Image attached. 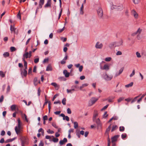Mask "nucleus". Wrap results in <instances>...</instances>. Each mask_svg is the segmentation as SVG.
<instances>
[{
  "label": "nucleus",
  "mask_w": 146,
  "mask_h": 146,
  "mask_svg": "<svg viewBox=\"0 0 146 146\" xmlns=\"http://www.w3.org/2000/svg\"><path fill=\"white\" fill-rule=\"evenodd\" d=\"M111 124H110L108 127V128L106 129V133L107 134H108L109 133V132L111 128Z\"/></svg>",
  "instance_id": "obj_29"
},
{
  "label": "nucleus",
  "mask_w": 146,
  "mask_h": 146,
  "mask_svg": "<svg viewBox=\"0 0 146 146\" xmlns=\"http://www.w3.org/2000/svg\"><path fill=\"white\" fill-rule=\"evenodd\" d=\"M52 140H53V141L54 142H58V139L57 138H54Z\"/></svg>",
  "instance_id": "obj_51"
},
{
  "label": "nucleus",
  "mask_w": 146,
  "mask_h": 146,
  "mask_svg": "<svg viewBox=\"0 0 146 146\" xmlns=\"http://www.w3.org/2000/svg\"><path fill=\"white\" fill-rule=\"evenodd\" d=\"M21 74L22 77H23V76L26 77L27 74V71L26 70H24L23 71H22V70H21Z\"/></svg>",
  "instance_id": "obj_12"
},
{
  "label": "nucleus",
  "mask_w": 146,
  "mask_h": 146,
  "mask_svg": "<svg viewBox=\"0 0 146 146\" xmlns=\"http://www.w3.org/2000/svg\"><path fill=\"white\" fill-rule=\"evenodd\" d=\"M44 2V0H40L39 1V5L37 7L36 11V13L38 11V10L39 9L41 8L42 6L43 5Z\"/></svg>",
  "instance_id": "obj_4"
},
{
  "label": "nucleus",
  "mask_w": 146,
  "mask_h": 146,
  "mask_svg": "<svg viewBox=\"0 0 146 146\" xmlns=\"http://www.w3.org/2000/svg\"><path fill=\"white\" fill-rule=\"evenodd\" d=\"M51 85L55 87V88L57 90H58L60 86L58 85L55 82H52L51 83Z\"/></svg>",
  "instance_id": "obj_14"
},
{
  "label": "nucleus",
  "mask_w": 146,
  "mask_h": 146,
  "mask_svg": "<svg viewBox=\"0 0 146 146\" xmlns=\"http://www.w3.org/2000/svg\"><path fill=\"white\" fill-rule=\"evenodd\" d=\"M63 73L66 78L68 77L69 76L70 73L68 72L67 70H64L63 71Z\"/></svg>",
  "instance_id": "obj_16"
},
{
  "label": "nucleus",
  "mask_w": 146,
  "mask_h": 146,
  "mask_svg": "<svg viewBox=\"0 0 146 146\" xmlns=\"http://www.w3.org/2000/svg\"><path fill=\"white\" fill-rule=\"evenodd\" d=\"M109 106V105L108 104H107V105H106V106H104L101 109V111H102L104 110H105V109H106Z\"/></svg>",
  "instance_id": "obj_46"
},
{
  "label": "nucleus",
  "mask_w": 146,
  "mask_h": 146,
  "mask_svg": "<svg viewBox=\"0 0 146 146\" xmlns=\"http://www.w3.org/2000/svg\"><path fill=\"white\" fill-rule=\"evenodd\" d=\"M46 71H52V68L51 66L48 65L46 67Z\"/></svg>",
  "instance_id": "obj_31"
},
{
  "label": "nucleus",
  "mask_w": 146,
  "mask_h": 146,
  "mask_svg": "<svg viewBox=\"0 0 146 146\" xmlns=\"http://www.w3.org/2000/svg\"><path fill=\"white\" fill-rule=\"evenodd\" d=\"M122 43L123 42L122 40L119 42H113L109 44V47L111 48H112L113 47L118 46L121 45L122 44Z\"/></svg>",
  "instance_id": "obj_2"
},
{
  "label": "nucleus",
  "mask_w": 146,
  "mask_h": 146,
  "mask_svg": "<svg viewBox=\"0 0 146 146\" xmlns=\"http://www.w3.org/2000/svg\"><path fill=\"white\" fill-rule=\"evenodd\" d=\"M17 16L18 18H19L20 20L21 19V15L20 11H19Z\"/></svg>",
  "instance_id": "obj_54"
},
{
  "label": "nucleus",
  "mask_w": 146,
  "mask_h": 146,
  "mask_svg": "<svg viewBox=\"0 0 146 146\" xmlns=\"http://www.w3.org/2000/svg\"><path fill=\"white\" fill-rule=\"evenodd\" d=\"M3 55L4 57L6 58L9 56V54L7 52H5L3 53Z\"/></svg>",
  "instance_id": "obj_32"
},
{
  "label": "nucleus",
  "mask_w": 146,
  "mask_h": 146,
  "mask_svg": "<svg viewBox=\"0 0 146 146\" xmlns=\"http://www.w3.org/2000/svg\"><path fill=\"white\" fill-rule=\"evenodd\" d=\"M10 50H11V52H12L15 51L16 50L15 48L13 46L11 47H10Z\"/></svg>",
  "instance_id": "obj_39"
},
{
  "label": "nucleus",
  "mask_w": 146,
  "mask_h": 146,
  "mask_svg": "<svg viewBox=\"0 0 146 146\" xmlns=\"http://www.w3.org/2000/svg\"><path fill=\"white\" fill-rule=\"evenodd\" d=\"M94 122L96 123L98 126H99L101 125L100 120L99 118L97 119H96V120Z\"/></svg>",
  "instance_id": "obj_18"
},
{
  "label": "nucleus",
  "mask_w": 146,
  "mask_h": 146,
  "mask_svg": "<svg viewBox=\"0 0 146 146\" xmlns=\"http://www.w3.org/2000/svg\"><path fill=\"white\" fill-rule=\"evenodd\" d=\"M83 68V66L82 65L80 66L79 67V71L80 72H81L82 71Z\"/></svg>",
  "instance_id": "obj_58"
},
{
  "label": "nucleus",
  "mask_w": 146,
  "mask_h": 146,
  "mask_svg": "<svg viewBox=\"0 0 146 146\" xmlns=\"http://www.w3.org/2000/svg\"><path fill=\"white\" fill-rule=\"evenodd\" d=\"M135 74V70H133L132 71V72L130 75V77H132Z\"/></svg>",
  "instance_id": "obj_56"
},
{
  "label": "nucleus",
  "mask_w": 146,
  "mask_h": 146,
  "mask_svg": "<svg viewBox=\"0 0 146 146\" xmlns=\"http://www.w3.org/2000/svg\"><path fill=\"white\" fill-rule=\"evenodd\" d=\"M74 123V128L76 129L78 127V124L77 122L75 121Z\"/></svg>",
  "instance_id": "obj_36"
},
{
  "label": "nucleus",
  "mask_w": 146,
  "mask_h": 146,
  "mask_svg": "<svg viewBox=\"0 0 146 146\" xmlns=\"http://www.w3.org/2000/svg\"><path fill=\"white\" fill-rule=\"evenodd\" d=\"M15 129L17 134H18L21 133V129H18L17 127V126H16L15 127Z\"/></svg>",
  "instance_id": "obj_17"
},
{
  "label": "nucleus",
  "mask_w": 146,
  "mask_h": 146,
  "mask_svg": "<svg viewBox=\"0 0 146 146\" xmlns=\"http://www.w3.org/2000/svg\"><path fill=\"white\" fill-rule=\"evenodd\" d=\"M63 119L64 120H66L67 121H69L70 120L69 118L67 116H65L63 118Z\"/></svg>",
  "instance_id": "obj_35"
},
{
  "label": "nucleus",
  "mask_w": 146,
  "mask_h": 146,
  "mask_svg": "<svg viewBox=\"0 0 146 146\" xmlns=\"http://www.w3.org/2000/svg\"><path fill=\"white\" fill-rule=\"evenodd\" d=\"M4 99V97L3 95L1 96L0 98V102H2L3 100Z\"/></svg>",
  "instance_id": "obj_64"
},
{
  "label": "nucleus",
  "mask_w": 146,
  "mask_h": 146,
  "mask_svg": "<svg viewBox=\"0 0 146 146\" xmlns=\"http://www.w3.org/2000/svg\"><path fill=\"white\" fill-rule=\"evenodd\" d=\"M23 61L24 62V66L25 67L24 70H27V63L25 61L24 58H22Z\"/></svg>",
  "instance_id": "obj_19"
},
{
  "label": "nucleus",
  "mask_w": 146,
  "mask_h": 146,
  "mask_svg": "<svg viewBox=\"0 0 146 146\" xmlns=\"http://www.w3.org/2000/svg\"><path fill=\"white\" fill-rule=\"evenodd\" d=\"M20 139L21 141L22 146H25V145L28 144L29 139L27 137L22 136L21 137Z\"/></svg>",
  "instance_id": "obj_1"
},
{
  "label": "nucleus",
  "mask_w": 146,
  "mask_h": 146,
  "mask_svg": "<svg viewBox=\"0 0 146 146\" xmlns=\"http://www.w3.org/2000/svg\"><path fill=\"white\" fill-rule=\"evenodd\" d=\"M0 76L2 78H4L5 76V74L3 73V72L2 71H0Z\"/></svg>",
  "instance_id": "obj_37"
},
{
  "label": "nucleus",
  "mask_w": 146,
  "mask_h": 146,
  "mask_svg": "<svg viewBox=\"0 0 146 146\" xmlns=\"http://www.w3.org/2000/svg\"><path fill=\"white\" fill-rule=\"evenodd\" d=\"M11 109L12 111L15 110L16 109V105L15 104L12 105L11 106Z\"/></svg>",
  "instance_id": "obj_30"
},
{
  "label": "nucleus",
  "mask_w": 146,
  "mask_h": 146,
  "mask_svg": "<svg viewBox=\"0 0 146 146\" xmlns=\"http://www.w3.org/2000/svg\"><path fill=\"white\" fill-rule=\"evenodd\" d=\"M111 57H107L105 59V60L107 62H109L111 60Z\"/></svg>",
  "instance_id": "obj_47"
},
{
  "label": "nucleus",
  "mask_w": 146,
  "mask_h": 146,
  "mask_svg": "<svg viewBox=\"0 0 146 146\" xmlns=\"http://www.w3.org/2000/svg\"><path fill=\"white\" fill-rule=\"evenodd\" d=\"M122 53L121 51H118L116 53V55H121L122 54Z\"/></svg>",
  "instance_id": "obj_63"
},
{
  "label": "nucleus",
  "mask_w": 146,
  "mask_h": 146,
  "mask_svg": "<svg viewBox=\"0 0 146 146\" xmlns=\"http://www.w3.org/2000/svg\"><path fill=\"white\" fill-rule=\"evenodd\" d=\"M98 98H96L95 97L92 98L90 100L89 102V104L91 106L94 104L98 100Z\"/></svg>",
  "instance_id": "obj_6"
},
{
  "label": "nucleus",
  "mask_w": 146,
  "mask_h": 146,
  "mask_svg": "<svg viewBox=\"0 0 146 146\" xmlns=\"http://www.w3.org/2000/svg\"><path fill=\"white\" fill-rule=\"evenodd\" d=\"M103 78L106 81H110L113 78V76L112 75L109 76L106 73L104 75Z\"/></svg>",
  "instance_id": "obj_5"
},
{
  "label": "nucleus",
  "mask_w": 146,
  "mask_h": 146,
  "mask_svg": "<svg viewBox=\"0 0 146 146\" xmlns=\"http://www.w3.org/2000/svg\"><path fill=\"white\" fill-rule=\"evenodd\" d=\"M114 98V97H112L111 98H109L107 100L109 102H113V100Z\"/></svg>",
  "instance_id": "obj_34"
},
{
  "label": "nucleus",
  "mask_w": 146,
  "mask_h": 146,
  "mask_svg": "<svg viewBox=\"0 0 146 146\" xmlns=\"http://www.w3.org/2000/svg\"><path fill=\"white\" fill-rule=\"evenodd\" d=\"M97 13L98 17L100 19H103V11L102 9L100 7H99L97 9Z\"/></svg>",
  "instance_id": "obj_3"
},
{
  "label": "nucleus",
  "mask_w": 146,
  "mask_h": 146,
  "mask_svg": "<svg viewBox=\"0 0 146 146\" xmlns=\"http://www.w3.org/2000/svg\"><path fill=\"white\" fill-rule=\"evenodd\" d=\"M119 130L121 132L125 130V127L123 126H120L119 127Z\"/></svg>",
  "instance_id": "obj_38"
},
{
  "label": "nucleus",
  "mask_w": 146,
  "mask_h": 146,
  "mask_svg": "<svg viewBox=\"0 0 146 146\" xmlns=\"http://www.w3.org/2000/svg\"><path fill=\"white\" fill-rule=\"evenodd\" d=\"M5 131L4 130H2L1 131V136H3L5 134Z\"/></svg>",
  "instance_id": "obj_60"
},
{
  "label": "nucleus",
  "mask_w": 146,
  "mask_h": 146,
  "mask_svg": "<svg viewBox=\"0 0 146 146\" xmlns=\"http://www.w3.org/2000/svg\"><path fill=\"white\" fill-rule=\"evenodd\" d=\"M123 69H124V68L123 67L121 68L119 70V72L118 73H119V74H120L122 73V72H123Z\"/></svg>",
  "instance_id": "obj_49"
},
{
  "label": "nucleus",
  "mask_w": 146,
  "mask_h": 146,
  "mask_svg": "<svg viewBox=\"0 0 146 146\" xmlns=\"http://www.w3.org/2000/svg\"><path fill=\"white\" fill-rule=\"evenodd\" d=\"M39 58H36L34 59V62L35 63H37L39 62Z\"/></svg>",
  "instance_id": "obj_52"
},
{
  "label": "nucleus",
  "mask_w": 146,
  "mask_h": 146,
  "mask_svg": "<svg viewBox=\"0 0 146 146\" xmlns=\"http://www.w3.org/2000/svg\"><path fill=\"white\" fill-rule=\"evenodd\" d=\"M118 128V127L116 125H113L112 127L111 130V132H113L115 130L117 129Z\"/></svg>",
  "instance_id": "obj_21"
},
{
  "label": "nucleus",
  "mask_w": 146,
  "mask_h": 146,
  "mask_svg": "<svg viewBox=\"0 0 146 146\" xmlns=\"http://www.w3.org/2000/svg\"><path fill=\"white\" fill-rule=\"evenodd\" d=\"M51 0H48L47 3L44 5V7L46 8L51 6Z\"/></svg>",
  "instance_id": "obj_15"
},
{
  "label": "nucleus",
  "mask_w": 146,
  "mask_h": 146,
  "mask_svg": "<svg viewBox=\"0 0 146 146\" xmlns=\"http://www.w3.org/2000/svg\"><path fill=\"white\" fill-rule=\"evenodd\" d=\"M123 5H121L119 6H118L117 7V8H115L117 9V10H122L123 9Z\"/></svg>",
  "instance_id": "obj_23"
},
{
  "label": "nucleus",
  "mask_w": 146,
  "mask_h": 146,
  "mask_svg": "<svg viewBox=\"0 0 146 146\" xmlns=\"http://www.w3.org/2000/svg\"><path fill=\"white\" fill-rule=\"evenodd\" d=\"M124 97H123L120 98L118 100H117L118 102H120L121 101H122L124 99Z\"/></svg>",
  "instance_id": "obj_48"
},
{
  "label": "nucleus",
  "mask_w": 146,
  "mask_h": 146,
  "mask_svg": "<svg viewBox=\"0 0 146 146\" xmlns=\"http://www.w3.org/2000/svg\"><path fill=\"white\" fill-rule=\"evenodd\" d=\"M64 27L63 28L61 29H58L57 30V32L58 33H61L64 30Z\"/></svg>",
  "instance_id": "obj_44"
},
{
  "label": "nucleus",
  "mask_w": 146,
  "mask_h": 146,
  "mask_svg": "<svg viewBox=\"0 0 146 146\" xmlns=\"http://www.w3.org/2000/svg\"><path fill=\"white\" fill-rule=\"evenodd\" d=\"M110 143H111V142H110V139L109 138H108V146H110Z\"/></svg>",
  "instance_id": "obj_59"
},
{
  "label": "nucleus",
  "mask_w": 146,
  "mask_h": 146,
  "mask_svg": "<svg viewBox=\"0 0 146 146\" xmlns=\"http://www.w3.org/2000/svg\"><path fill=\"white\" fill-rule=\"evenodd\" d=\"M16 137H14L12 139H8L7 140L5 141V143H8L11 142L13 141L14 140L16 139Z\"/></svg>",
  "instance_id": "obj_20"
},
{
  "label": "nucleus",
  "mask_w": 146,
  "mask_h": 146,
  "mask_svg": "<svg viewBox=\"0 0 146 146\" xmlns=\"http://www.w3.org/2000/svg\"><path fill=\"white\" fill-rule=\"evenodd\" d=\"M48 60H49V59L48 58H47L44 59L43 61V63H46V62H48Z\"/></svg>",
  "instance_id": "obj_61"
},
{
  "label": "nucleus",
  "mask_w": 146,
  "mask_h": 146,
  "mask_svg": "<svg viewBox=\"0 0 146 146\" xmlns=\"http://www.w3.org/2000/svg\"><path fill=\"white\" fill-rule=\"evenodd\" d=\"M84 9V6L83 4H82V5L80 9V14L81 15H83L84 14V12L83 11V10Z\"/></svg>",
  "instance_id": "obj_25"
},
{
  "label": "nucleus",
  "mask_w": 146,
  "mask_h": 146,
  "mask_svg": "<svg viewBox=\"0 0 146 146\" xmlns=\"http://www.w3.org/2000/svg\"><path fill=\"white\" fill-rule=\"evenodd\" d=\"M52 125L56 128H58V127L56 126V123H52Z\"/></svg>",
  "instance_id": "obj_50"
},
{
  "label": "nucleus",
  "mask_w": 146,
  "mask_h": 146,
  "mask_svg": "<svg viewBox=\"0 0 146 146\" xmlns=\"http://www.w3.org/2000/svg\"><path fill=\"white\" fill-rule=\"evenodd\" d=\"M136 55H137V56L138 58H140L141 57L140 53H139L138 52H136Z\"/></svg>",
  "instance_id": "obj_57"
},
{
  "label": "nucleus",
  "mask_w": 146,
  "mask_h": 146,
  "mask_svg": "<svg viewBox=\"0 0 146 146\" xmlns=\"http://www.w3.org/2000/svg\"><path fill=\"white\" fill-rule=\"evenodd\" d=\"M100 69L102 70H105L106 71L108 70L109 69V67L108 64H105L103 67H100Z\"/></svg>",
  "instance_id": "obj_9"
},
{
  "label": "nucleus",
  "mask_w": 146,
  "mask_h": 146,
  "mask_svg": "<svg viewBox=\"0 0 146 146\" xmlns=\"http://www.w3.org/2000/svg\"><path fill=\"white\" fill-rule=\"evenodd\" d=\"M141 29L139 28L136 32L133 33L131 35L132 36H134L137 34L139 35L141 33Z\"/></svg>",
  "instance_id": "obj_10"
},
{
  "label": "nucleus",
  "mask_w": 146,
  "mask_h": 146,
  "mask_svg": "<svg viewBox=\"0 0 146 146\" xmlns=\"http://www.w3.org/2000/svg\"><path fill=\"white\" fill-rule=\"evenodd\" d=\"M146 94H143L141 96V97L139 100H137V103H139L142 100V99L144 97V96Z\"/></svg>",
  "instance_id": "obj_33"
},
{
  "label": "nucleus",
  "mask_w": 146,
  "mask_h": 146,
  "mask_svg": "<svg viewBox=\"0 0 146 146\" xmlns=\"http://www.w3.org/2000/svg\"><path fill=\"white\" fill-rule=\"evenodd\" d=\"M133 84V82H131L130 83L126 85L125 86L126 88H129L132 86Z\"/></svg>",
  "instance_id": "obj_27"
},
{
  "label": "nucleus",
  "mask_w": 146,
  "mask_h": 146,
  "mask_svg": "<svg viewBox=\"0 0 146 146\" xmlns=\"http://www.w3.org/2000/svg\"><path fill=\"white\" fill-rule=\"evenodd\" d=\"M22 115V117H23V115L24 116L25 120H26V121L27 122H28L29 121V120L27 118V116L25 114H23Z\"/></svg>",
  "instance_id": "obj_40"
},
{
  "label": "nucleus",
  "mask_w": 146,
  "mask_h": 146,
  "mask_svg": "<svg viewBox=\"0 0 146 146\" xmlns=\"http://www.w3.org/2000/svg\"><path fill=\"white\" fill-rule=\"evenodd\" d=\"M10 29L12 32H14L15 33V32L16 29L14 28V26L11 25Z\"/></svg>",
  "instance_id": "obj_24"
},
{
  "label": "nucleus",
  "mask_w": 146,
  "mask_h": 146,
  "mask_svg": "<svg viewBox=\"0 0 146 146\" xmlns=\"http://www.w3.org/2000/svg\"><path fill=\"white\" fill-rule=\"evenodd\" d=\"M67 112L68 114H70L72 113L71 111L70 110V109L68 108L67 109Z\"/></svg>",
  "instance_id": "obj_55"
},
{
  "label": "nucleus",
  "mask_w": 146,
  "mask_h": 146,
  "mask_svg": "<svg viewBox=\"0 0 146 146\" xmlns=\"http://www.w3.org/2000/svg\"><path fill=\"white\" fill-rule=\"evenodd\" d=\"M66 99L65 98H64L62 100V103L64 105H65L66 104Z\"/></svg>",
  "instance_id": "obj_42"
},
{
  "label": "nucleus",
  "mask_w": 146,
  "mask_h": 146,
  "mask_svg": "<svg viewBox=\"0 0 146 146\" xmlns=\"http://www.w3.org/2000/svg\"><path fill=\"white\" fill-rule=\"evenodd\" d=\"M119 136V135H117L112 137L111 138V142L113 143L114 142L116 141Z\"/></svg>",
  "instance_id": "obj_11"
},
{
  "label": "nucleus",
  "mask_w": 146,
  "mask_h": 146,
  "mask_svg": "<svg viewBox=\"0 0 146 146\" xmlns=\"http://www.w3.org/2000/svg\"><path fill=\"white\" fill-rule=\"evenodd\" d=\"M33 82L34 85L35 86H36L37 84H38V82H37V78L35 77V78L33 80Z\"/></svg>",
  "instance_id": "obj_26"
},
{
  "label": "nucleus",
  "mask_w": 146,
  "mask_h": 146,
  "mask_svg": "<svg viewBox=\"0 0 146 146\" xmlns=\"http://www.w3.org/2000/svg\"><path fill=\"white\" fill-rule=\"evenodd\" d=\"M140 1V0H133V1L134 4H137Z\"/></svg>",
  "instance_id": "obj_43"
},
{
  "label": "nucleus",
  "mask_w": 146,
  "mask_h": 146,
  "mask_svg": "<svg viewBox=\"0 0 146 146\" xmlns=\"http://www.w3.org/2000/svg\"><path fill=\"white\" fill-rule=\"evenodd\" d=\"M103 47V44L100 43V42H98L95 45V47L97 48L101 49Z\"/></svg>",
  "instance_id": "obj_8"
},
{
  "label": "nucleus",
  "mask_w": 146,
  "mask_h": 146,
  "mask_svg": "<svg viewBox=\"0 0 146 146\" xmlns=\"http://www.w3.org/2000/svg\"><path fill=\"white\" fill-rule=\"evenodd\" d=\"M98 115V113L97 111L95 110L94 111V114L93 117V122H95L96 120V117Z\"/></svg>",
  "instance_id": "obj_7"
},
{
  "label": "nucleus",
  "mask_w": 146,
  "mask_h": 146,
  "mask_svg": "<svg viewBox=\"0 0 146 146\" xmlns=\"http://www.w3.org/2000/svg\"><path fill=\"white\" fill-rule=\"evenodd\" d=\"M28 54L29 53L28 52H26L25 54H23V58H24L25 59V58H29Z\"/></svg>",
  "instance_id": "obj_28"
},
{
  "label": "nucleus",
  "mask_w": 146,
  "mask_h": 146,
  "mask_svg": "<svg viewBox=\"0 0 146 146\" xmlns=\"http://www.w3.org/2000/svg\"><path fill=\"white\" fill-rule=\"evenodd\" d=\"M47 132L48 133H50L51 134H52L54 133V131H51L50 129H49L47 130Z\"/></svg>",
  "instance_id": "obj_62"
},
{
  "label": "nucleus",
  "mask_w": 146,
  "mask_h": 146,
  "mask_svg": "<svg viewBox=\"0 0 146 146\" xmlns=\"http://www.w3.org/2000/svg\"><path fill=\"white\" fill-rule=\"evenodd\" d=\"M10 88L9 85H8L7 89V93H8L10 91Z\"/></svg>",
  "instance_id": "obj_53"
},
{
  "label": "nucleus",
  "mask_w": 146,
  "mask_h": 146,
  "mask_svg": "<svg viewBox=\"0 0 146 146\" xmlns=\"http://www.w3.org/2000/svg\"><path fill=\"white\" fill-rule=\"evenodd\" d=\"M139 97V96H137L136 97H135L134 99H133L131 101V103L132 104V103H133L134 102H135V101H136L137 100V98Z\"/></svg>",
  "instance_id": "obj_45"
},
{
  "label": "nucleus",
  "mask_w": 146,
  "mask_h": 146,
  "mask_svg": "<svg viewBox=\"0 0 146 146\" xmlns=\"http://www.w3.org/2000/svg\"><path fill=\"white\" fill-rule=\"evenodd\" d=\"M131 14L133 15L135 18L137 17L138 14L134 10H133L131 11Z\"/></svg>",
  "instance_id": "obj_13"
},
{
  "label": "nucleus",
  "mask_w": 146,
  "mask_h": 146,
  "mask_svg": "<svg viewBox=\"0 0 146 146\" xmlns=\"http://www.w3.org/2000/svg\"><path fill=\"white\" fill-rule=\"evenodd\" d=\"M127 137V135L126 133L122 134L121 135L122 138L124 139L125 138H126Z\"/></svg>",
  "instance_id": "obj_41"
},
{
  "label": "nucleus",
  "mask_w": 146,
  "mask_h": 146,
  "mask_svg": "<svg viewBox=\"0 0 146 146\" xmlns=\"http://www.w3.org/2000/svg\"><path fill=\"white\" fill-rule=\"evenodd\" d=\"M66 91H67V92L68 93H72L73 92H74L75 91V89L74 88H73V89H67L66 90Z\"/></svg>",
  "instance_id": "obj_22"
}]
</instances>
